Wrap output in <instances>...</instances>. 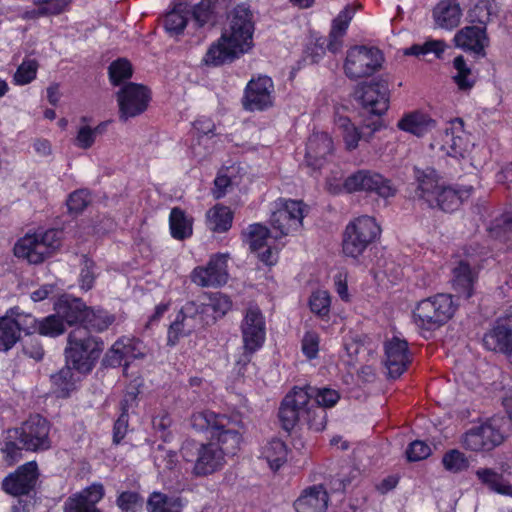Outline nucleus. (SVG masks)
Masks as SVG:
<instances>
[{
    "label": "nucleus",
    "instance_id": "obj_61",
    "mask_svg": "<svg viewBox=\"0 0 512 512\" xmlns=\"http://www.w3.org/2000/svg\"><path fill=\"white\" fill-rule=\"evenodd\" d=\"M15 323L18 324V338L20 339V332L26 334H33L38 332L40 334V321L30 314L19 313L14 318Z\"/></svg>",
    "mask_w": 512,
    "mask_h": 512
},
{
    "label": "nucleus",
    "instance_id": "obj_15",
    "mask_svg": "<svg viewBox=\"0 0 512 512\" xmlns=\"http://www.w3.org/2000/svg\"><path fill=\"white\" fill-rule=\"evenodd\" d=\"M344 188L348 192H375L382 198L392 197L396 192L389 180L369 170H359L351 174L345 179Z\"/></svg>",
    "mask_w": 512,
    "mask_h": 512
},
{
    "label": "nucleus",
    "instance_id": "obj_52",
    "mask_svg": "<svg viewBox=\"0 0 512 512\" xmlns=\"http://www.w3.org/2000/svg\"><path fill=\"white\" fill-rule=\"evenodd\" d=\"M355 12L356 8L353 5H347L338 14L332 23V29L330 33L332 38L337 39L338 37H342L345 34L352 18L355 15Z\"/></svg>",
    "mask_w": 512,
    "mask_h": 512
},
{
    "label": "nucleus",
    "instance_id": "obj_27",
    "mask_svg": "<svg viewBox=\"0 0 512 512\" xmlns=\"http://www.w3.org/2000/svg\"><path fill=\"white\" fill-rule=\"evenodd\" d=\"M488 42L485 27L466 26L454 35V44L457 48L473 52L476 55H485Z\"/></svg>",
    "mask_w": 512,
    "mask_h": 512
},
{
    "label": "nucleus",
    "instance_id": "obj_57",
    "mask_svg": "<svg viewBox=\"0 0 512 512\" xmlns=\"http://www.w3.org/2000/svg\"><path fill=\"white\" fill-rule=\"evenodd\" d=\"M66 329L56 312L40 321V334L44 336L55 337L62 334Z\"/></svg>",
    "mask_w": 512,
    "mask_h": 512
},
{
    "label": "nucleus",
    "instance_id": "obj_39",
    "mask_svg": "<svg viewBox=\"0 0 512 512\" xmlns=\"http://www.w3.org/2000/svg\"><path fill=\"white\" fill-rule=\"evenodd\" d=\"M184 507L182 498L153 492L147 501L148 512H181Z\"/></svg>",
    "mask_w": 512,
    "mask_h": 512
},
{
    "label": "nucleus",
    "instance_id": "obj_18",
    "mask_svg": "<svg viewBox=\"0 0 512 512\" xmlns=\"http://www.w3.org/2000/svg\"><path fill=\"white\" fill-rule=\"evenodd\" d=\"M229 255L219 253L211 257L206 267H197L192 273V281L202 287H216L228 280L227 262Z\"/></svg>",
    "mask_w": 512,
    "mask_h": 512
},
{
    "label": "nucleus",
    "instance_id": "obj_12",
    "mask_svg": "<svg viewBox=\"0 0 512 512\" xmlns=\"http://www.w3.org/2000/svg\"><path fill=\"white\" fill-rule=\"evenodd\" d=\"M241 333L244 352L237 364L245 365L250 362L251 355L263 346L266 338L265 320L259 308L249 307L246 310Z\"/></svg>",
    "mask_w": 512,
    "mask_h": 512
},
{
    "label": "nucleus",
    "instance_id": "obj_42",
    "mask_svg": "<svg viewBox=\"0 0 512 512\" xmlns=\"http://www.w3.org/2000/svg\"><path fill=\"white\" fill-rule=\"evenodd\" d=\"M190 15L187 3H178L165 17V29L171 35H179L185 28Z\"/></svg>",
    "mask_w": 512,
    "mask_h": 512
},
{
    "label": "nucleus",
    "instance_id": "obj_16",
    "mask_svg": "<svg viewBox=\"0 0 512 512\" xmlns=\"http://www.w3.org/2000/svg\"><path fill=\"white\" fill-rule=\"evenodd\" d=\"M147 353L146 346L138 339L122 337L107 351L104 364L110 367L124 366V371L136 359L143 358Z\"/></svg>",
    "mask_w": 512,
    "mask_h": 512
},
{
    "label": "nucleus",
    "instance_id": "obj_49",
    "mask_svg": "<svg viewBox=\"0 0 512 512\" xmlns=\"http://www.w3.org/2000/svg\"><path fill=\"white\" fill-rule=\"evenodd\" d=\"M83 321L87 327L101 332L107 329L114 321V316L103 310H88L86 308Z\"/></svg>",
    "mask_w": 512,
    "mask_h": 512
},
{
    "label": "nucleus",
    "instance_id": "obj_40",
    "mask_svg": "<svg viewBox=\"0 0 512 512\" xmlns=\"http://www.w3.org/2000/svg\"><path fill=\"white\" fill-rule=\"evenodd\" d=\"M73 370L70 366H65L58 373L52 375L54 393L58 397H67L76 388L80 377Z\"/></svg>",
    "mask_w": 512,
    "mask_h": 512
},
{
    "label": "nucleus",
    "instance_id": "obj_25",
    "mask_svg": "<svg viewBox=\"0 0 512 512\" xmlns=\"http://www.w3.org/2000/svg\"><path fill=\"white\" fill-rule=\"evenodd\" d=\"M104 488L94 483L80 493L70 496L64 504V512H100L96 504L103 498Z\"/></svg>",
    "mask_w": 512,
    "mask_h": 512
},
{
    "label": "nucleus",
    "instance_id": "obj_51",
    "mask_svg": "<svg viewBox=\"0 0 512 512\" xmlns=\"http://www.w3.org/2000/svg\"><path fill=\"white\" fill-rule=\"evenodd\" d=\"M487 230L491 237L503 239L512 232V213L497 215L488 225Z\"/></svg>",
    "mask_w": 512,
    "mask_h": 512
},
{
    "label": "nucleus",
    "instance_id": "obj_13",
    "mask_svg": "<svg viewBox=\"0 0 512 512\" xmlns=\"http://www.w3.org/2000/svg\"><path fill=\"white\" fill-rule=\"evenodd\" d=\"M382 61L383 56L379 49L355 46L347 53L345 73L351 79L370 76L381 66Z\"/></svg>",
    "mask_w": 512,
    "mask_h": 512
},
{
    "label": "nucleus",
    "instance_id": "obj_33",
    "mask_svg": "<svg viewBox=\"0 0 512 512\" xmlns=\"http://www.w3.org/2000/svg\"><path fill=\"white\" fill-rule=\"evenodd\" d=\"M432 17L436 27L452 30L462 18V9L457 0H441L433 9Z\"/></svg>",
    "mask_w": 512,
    "mask_h": 512
},
{
    "label": "nucleus",
    "instance_id": "obj_9",
    "mask_svg": "<svg viewBox=\"0 0 512 512\" xmlns=\"http://www.w3.org/2000/svg\"><path fill=\"white\" fill-rule=\"evenodd\" d=\"M381 229L374 218L361 216L351 221L345 229L342 249L347 257L357 259L380 235Z\"/></svg>",
    "mask_w": 512,
    "mask_h": 512
},
{
    "label": "nucleus",
    "instance_id": "obj_19",
    "mask_svg": "<svg viewBox=\"0 0 512 512\" xmlns=\"http://www.w3.org/2000/svg\"><path fill=\"white\" fill-rule=\"evenodd\" d=\"M38 469L34 461H30L9 474L2 481L3 490L13 496L28 495L36 486Z\"/></svg>",
    "mask_w": 512,
    "mask_h": 512
},
{
    "label": "nucleus",
    "instance_id": "obj_26",
    "mask_svg": "<svg viewBox=\"0 0 512 512\" xmlns=\"http://www.w3.org/2000/svg\"><path fill=\"white\" fill-rule=\"evenodd\" d=\"M502 442L503 434L492 423L472 427L463 438L465 448H494Z\"/></svg>",
    "mask_w": 512,
    "mask_h": 512
},
{
    "label": "nucleus",
    "instance_id": "obj_24",
    "mask_svg": "<svg viewBox=\"0 0 512 512\" xmlns=\"http://www.w3.org/2000/svg\"><path fill=\"white\" fill-rule=\"evenodd\" d=\"M411 361L406 340L394 336L385 343L384 364L391 378H398L407 369Z\"/></svg>",
    "mask_w": 512,
    "mask_h": 512
},
{
    "label": "nucleus",
    "instance_id": "obj_58",
    "mask_svg": "<svg viewBox=\"0 0 512 512\" xmlns=\"http://www.w3.org/2000/svg\"><path fill=\"white\" fill-rule=\"evenodd\" d=\"M101 129L102 125L95 128L88 125L80 126L75 138V145L81 149L90 148L94 144L97 135L101 132Z\"/></svg>",
    "mask_w": 512,
    "mask_h": 512
},
{
    "label": "nucleus",
    "instance_id": "obj_23",
    "mask_svg": "<svg viewBox=\"0 0 512 512\" xmlns=\"http://www.w3.org/2000/svg\"><path fill=\"white\" fill-rule=\"evenodd\" d=\"M483 345L487 350L504 353L512 364V316L499 319L484 335Z\"/></svg>",
    "mask_w": 512,
    "mask_h": 512
},
{
    "label": "nucleus",
    "instance_id": "obj_22",
    "mask_svg": "<svg viewBox=\"0 0 512 512\" xmlns=\"http://www.w3.org/2000/svg\"><path fill=\"white\" fill-rule=\"evenodd\" d=\"M246 241L252 251L257 252L259 259L273 265L277 261V250L272 246L273 237L267 227L261 224L250 225L245 232Z\"/></svg>",
    "mask_w": 512,
    "mask_h": 512
},
{
    "label": "nucleus",
    "instance_id": "obj_28",
    "mask_svg": "<svg viewBox=\"0 0 512 512\" xmlns=\"http://www.w3.org/2000/svg\"><path fill=\"white\" fill-rule=\"evenodd\" d=\"M332 150L333 141L331 137L326 132H315L307 141L305 161L308 166L319 169Z\"/></svg>",
    "mask_w": 512,
    "mask_h": 512
},
{
    "label": "nucleus",
    "instance_id": "obj_2",
    "mask_svg": "<svg viewBox=\"0 0 512 512\" xmlns=\"http://www.w3.org/2000/svg\"><path fill=\"white\" fill-rule=\"evenodd\" d=\"M417 188L415 198L430 208H439L445 212L456 210L472 194V187L442 186L437 172L433 168L415 169Z\"/></svg>",
    "mask_w": 512,
    "mask_h": 512
},
{
    "label": "nucleus",
    "instance_id": "obj_60",
    "mask_svg": "<svg viewBox=\"0 0 512 512\" xmlns=\"http://www.w3.org/2000/svg\"><path fill=\"white\" fill-rule=\"evenodd\" d=\"M320 337L315 331H307L301 342L302 353L308 359H315L318 356Z\"/></svg>",
    "mask_w": 512,
    "mask_h": 512
},
{
    "label": "nucleus",
    "instance_id": "obj_7",
    "mask_svg": "<svg viewBox=\"0 0 512 512\" xmlns=\"http://www.w3.org/2000/svg\"><path fill=\"white\" fill-rule=\"evenodd\" d=\"M429 146L439 156L460 159L469 154L473 143L464 129L463 121L456 118L450 121L443 130L433 135Z\"/></svg>",
    "mask_w": 512,
    "mask_h": 512
},
{
    "label": "nucleus",
    "instance_id": "obj_41",
    "mask_svg": "<svg viewBox=\"0 0 512 512\" xmlns=\"http://www.w3.org/2000/svg\"><path fill=\"white\" fill-rule=\"evenodd\" d=\"M334 124L336 130L342 135L346 148L348 150L356 149L361 139V133L358 128L351 123L347 116L340 114L339 111L335 114Z\"/></svg>",
    "mask_w": 512,
    "mask_h": 512
},
{
    "label": "nucleus",
    "instance_id": "obj_10",
    "mask_svg": "<svg viewBox=\"0 0 512 512\" xmlns=\"http://www.w3.org/2000/svg\"><path fill=\"white\" fill-rule=\"evenodd\" d=\"M49 424L40 415L31 416L21 427L4 433L5 448H48Z\"/></svg>",
    "mask_w": 512,
    "mask_h": 512
},
{
    "label": "nucleus",
    "instance_id": "obj_64",
    "mask_svg": "<svg viewBox=\"0 0 512 512\" xmlns=\"http://www.w3.org/2000/svg\"><path fill=\"white\" fill-rule=\"evenodd\" d=\"M190 14H192L199 26L206 24L211 19V0H201L197 5L193 6Z\"/></svg>",
    "mask_w": 512,
    "mask_h": 512
},
{
    "label": "nucleus",
    "instance_id": "obj_56",
    "mask_svg": "<svg viewBox=\"0 0 512 512\" xmlns=\"http://www.w3.org/2000/svg\"><path fill=\"white\" fill-rule=\"evenodd\" d=\"M38 70V63L34 59H24L14 74V81L18 85H26L33 81Z\"/></svg>",
    "mask_w": 512,
    "mask_h": 512
},
{
    "label": "nucleus",
    "instance_id": "obj_43",
    "mask_svg": "<svg viewBox=\"0 0 512 512\" xmlns=\"http://www.w3.org/2000/svg\"><path fill=\"white\" fill-rule=\"evenodd\" d=\"M331 295L327 290L317 289L308 300L310 311L320 320L328 321L331 311Z\"/></svg>",
    "mask_w": 512,
    "mask_h": 512
},
{
    "label": "nucleus",
    "instance_id": "obj_11",
    "mask_svg": "<svg viewBox=\"0 0 512 512\" xmlns=\"http://www.w3.org/2000/svg\"><path fill=\"white\" fill-rule=\"evenodd\" d=\"M306 212L302 201L279 198L273 203L270 224L276 233L275 238L298 231Z\"/></svg>",
    "mask_w": 512,
    "mask_h": 512
},
{
    "label": "nucleus",
    "instance_id": "obj_29",
    "mask_svg": "<svg viewBox=\"0 0 512 512\" xmlns=\"http://www.w3.org/2000/svg\"><path fill=\"white\" fill-rule=\"evenodd\" d=\"M328 493L322 485L304 489L294 501L296 512H325L328 507Z\"/></svg>",
    "mask_w": 512,
    "mask_h": 512
},
{
    "label": "nucleus",
    "instance_id": "obj_17",
    "mask_svg": "<svg viewBox=\"0 0 512 512\" xmlns=\"http://www.w3.org/2000/svg\"><path fill=\"white\" fill-rule=\"evenodd\" d=\"M273 81L268 76L251 79L245 89L243 106L249 111H262L273 104Z\"/></svg>",
    "mask_w": 512,
    "mask_h": 512
},
{
    "label": "nucleus",
    "instance_id": "obj_44",
    "mask_svg": "<svg viewBox=\"0 0 512 512\" xmlns=\"http://www.w3.org/2000/svg\"><path fill=\"white\" fill-rule=\"evenodd\" d=\"M498 11L499 5L495 0H478L468 16L471 22H477L485 27L497 16Z\"/></svg>",
    "mask_w": 512,
    "mask_h": 512
},
{
    "label": "nucleus",
    "instance_id": "obj_8",
    "mask_svg": "<svg viewBox=\"0 0 512 512\" xmlns=\"http://www.w3.org/2000/svg\"><path fill=\"white\" fill-rule=\"evenodd\" d=\"M61 245V232L50 229L45 232L26 234L14 246V255L31 264L42 263Z\"/></svg>",
    "mask_w": 512,
    "mask_h": 512
},
{
    "label": "nucleus",
    "instance_id": "obj_50",
    "mask_svg": "<svg viewBox=\"0 0 512 512\" xmlns=\"http://www.w3.org/2000/svg\"><path fill=\"white\" fill-rule=\"evenodd\" d=\"M446 48L447 45L443 40L429 39L423 44H415L410 48L406 49L405 54L414 56H424L429 53H433L437 58H440Z\"/></svg>",
    "mask_w": 512,
    "mask_h": 512
},
{
    "label": "nucleus",
    "instance_id": "obj_62",
    "mask_svg": "<svg viewBox=\"0 0 512 512\" xmlns=\"http://www.w3.org/2000/svg\"><path fill=\"white\" fill-rule=\"evenodd\" d=\"M90 203V195L87 190L81 189L70 194L67 207L70 212L79 213Z\"/></svg>",
    "mask_w": 512,
    "mask_h": 512
},
{
    "label": "nucleus",
    "instance_id": "obj_48",
    "mask_svg": "<svg viewBox=\"0 0 512 512\" xmlns=\"http://www.w3.org/2000/svg\"><path fill=\"white\" fill-rule=\"evenodd\" d=\"M476 475L481 482L487 485L491 490L499 494L512 496V485L505 482L502 476L493 470L479 469L477 470Z\"/></svg>",
    "mask_w": 512,
    "mask_h": 512
},
{
    "label": "nucleus",
    "instance_id": "obj_53",
    "mask_svg": "<svg viewBox=\"0 0 512 512\" xmlns=\"http://www.w3.org/2000/svg\"><path fill=\"white\" fill-rule=\"evenodd\" d=\"M116 504L122 512H139L144 505V499L134 491H124L119 494Z\"/></svg>",
    "mask_w": 512,
    "mask_h": 512
},
{
    "label": "nucleus",
    "instance_id": "obj_14",
    "mask_svg": "<svg viewBox=\"0 0 512 512\" xmlns=\"http://www.w3.org/2000/svg\"><path fill=\"white\" fill-rule=\"evenodd\" d=\"M151 99L150 90L137 83H129L117 92L119 116L122 120L142 114L148 107Z\"/></svg>",
    "mask_w": 512,
    "mask_h": 512
},
{
    "label": "nucleus",
    "instance_id": "obj_46",
    "mask_svg": "<svg viewBox=\"0 0 512 512\" xmlns=\"http://www.w3.org/2000/svg\"><path fill=\"white\" fill-rule=\"evenodd\" d=\"M453 67L455 74L453 80L459 90L468 91L472 89L476 82V77L473 74L471 68L467 65L463 56H457L453 60Z\"/></svg>",
    "mask_w": 512,
    "mask_h": 512
},
{
    "label": "nucleus",
    "instance_id": "obj_35",
    "mask_svg": "<svg viewBox=\"0 0 512 512\" xmlns=\"http://www.w3.org/2000/svg\"><path fill=\"white\" fill-rule=\"evenodd\" d=\"M225 462L224 450H198L193 474L206 476L220 469Z\"/></svg>",
    "mask_w": 512,
    "mask_h": 512
},
{
    "label": "nucleus",
    "instance_id": "obj_20",
    "mask_svg": "<svg viewBox=\"0 0 512 512\" xmlns=\"http://www.w3.org/2000/svg\"><path fill=\"white\" fill-rule=\"evenodd\" d=\"M199 307L196 302H187L177 314L168 330V343L175 345L178 340L190 334L200 326L206 325L199 319Z\"/></svg>",
    "mask_w": 512,
    "mask_h": 512
},
{
    "label": "nucleus",
    "instance_id": "obj_55",
    "mask_svg": "<svg viewBox=\"0 0 512 512\" xmlns=\"http://www.w3.org/2000/svg\"><path fill=\"white\" fill-rule=\"evenodd\" d=\"M442 463L446 470L458 473L468 468L469 461L460 450H450L443 456Z\"/></svg>",
    "mask_w": 512,
    "mask_h": 512
},
{
    "label": "nucleus",
    "instance_id": "obj_59",
    "mask_svg": "<svg viewBox=\"0 0 512 512\" xmlns=\"http://www.w3.org/2000/svg\"><path fill=\"white\" fill-rule=\"evenodd\" d=\"M272 471L279 470L288 459V450H263L259 457Z\"/></svg>",
    "mask_w": 512,
    "mask_h": 512
},
{
    "label": "nucleus",
    "instance_id": "obj_21",
    "mask_svg": "<svg viewBox=\"0 0 512 512\" xmlns=\"http://www.w3.org/2000/svg\"><path fill=\"white\" fill-rule=\"evenodd\" d=\"M355 98L370 113L382 115L388 109L389 89L384 82L362 85L355 91Z\"/></svg>",
    "mask_w": 512,
    "mask_h": 512
},
{
    "label": "nucleus",
    "instance_id": "obj_63",
    "mask_svg": "<svg viewBox=\"0 0 512 512\" xmlns=\"http://www.w3.org/2000/svg\"><path fill=\"white\" fill-rule=\"evenodd\" d=\"M344 350L345 354L348 357L346 360L348 365H354L356 362L359 361V356L363 352H365L364 345L355 338H346L344 342Z\"/></svg>",
    "mask_w": 512,
    "mask_h": 512
},
{
    "label": "nucleus",
    "instance_id": "obj_32",
    "mask_svg": "<svg viewBox=\"0 0 512 512\" xmlns=\"http://www.w3.org/2000/svg\"><path fill=\"white\" fill-rule=\"evenodd\" d=\"M214 128L213 121L207 117H200L193 123L192 133L196 137V142L192 144L191 151L199 161L211 152L212 140L210 134L213 133Z\"/></svg>",
    "mask_w": 512,
    "mask_h": 512
},
{
    "label": "nucleus",
    "instance_id": "obj_36",
    "mask_svg": "<svg viewBox=\"0 0 512 512\" xmlns=\"http://www.w3.org/2000/svg\"><path fill=\"white\" fill-rule=\"evenodd\" d=\"M452 284L459 295L469 298L473 294V287L476 280V272L466 261H460L453 268Z\"/></svg>",
    "mask_w": 512,
    "mask_h": 512
},
{
    "label": "nucleus",
    "instance_id": "obj_5",
    "mask_svg": "<svg viewBox=\"0 0 512 512\" xmlns=\"http://www.w3.org/2000/svg\"><path fill=\"white\" fill-rule=\"evenodd\" d=\"M456 310L457 304L452 295L438 293L416 303L412 311V320L419 330L430 332L446 324Z\"/></svg>",
    "mask_w": 512,
    "mask_h": 512
},
{
    "label": "nucleus",
    "instance_id": "obj_38",
    "mask_svg": "<svg viewBox=\"0 0 512 512\" xmlns=\"http://www.w3.org/2000/svg\"><path fill=\"white\" fill-rule=\"evenodd\" d=\"M233 214L231 210L222 205H215L206 213V224L214 232H226L232 226Z\"/></svg>",
    "mask_w": 512,
    "mask_h": 512
},
{
    "label": "nucleus",
    "instance_id": "obj_30",
    "mask_svg": "<svg viewBox=\"0 0 512 512\" xmlns=\"http://www.w3.org/2000/svg\"><path fill=\"white\" fill-rule=\"evenodd\" d=\"M198 307L200 321L209 325L222 318L231 309L232 302L228 296L216 292L205 297L204 301L198 304Z\"/></svg>",
    "mask_w": 512,
    "mask_h": 512
},
{
    "label": "nucleus",
    "instance_id": "obj_37",
    "mask_svg": "<svg viewBox=\"0 0 512 512\" xmlns=\"http://www.w3.org/2000/svg\"><path fill=\"white\" fill-rule=\"evenodd\" d=\"M169 226L174 239L183 240L192 236L193 219L180 208L176 207L171 210Z\"/></svg>",
    "mask_w": 512,
    "mask_h": 512
},
{
    "label": "nucleus",
    "instance_id": "obj_34",
    "mask_svg": "<svg viewBox=\"0 0 512 512\" xmlns=\"http://www.w3.org/2000/svg\"><path fill=\"white\" fill-rule=\"evenodd\" d=\"M54 309L59 318L64 321V325L72 326L73 324L83 321L86 310L84 302L78 298L70 296H62L54 305Z\"/></svg>",
    "mask_w": 512,
    "mask_h": 512
},
{
    "label": "nucleus",
    "instance_id": "obj_54",
    "mask_svg": "<svg viewBox=\"0 0 512 512\" xmlns=\"http://www.w3.org/2000/svg\"><path fill=\"white\" fill-rule=\"evenodd\" d=\"M132 76L131 63L126 59H117L109 66L110 81L114 85L129 79Z\"/></svg>",
    "mask_w": 512,
    "mask_h": 512
},
{
    "label": "nucleus",
    "instance_id": "obj_4",
    "mask_svg": "<svg viewBox=\"0 0 512 512\" xmlns=\"http://www.w3.org/2000/svg\"><path fill=\"white\" fill-rule=\"evenodd\" d=\"M191 423L195 429L210 433V445H227L233 448L242 442L243 424L237 418L203 410L192 415Z\"/></svg>",
    "mask_w": 512,
    "mask_h": 512
},
{
    "label": "nucleus",
    "instance_id": "obj_47",
    "mask_svg": "<svg viewBox=\"0 0 512 512\" xmlns=\"http://www.w3.org/2000/svg\"><path fill=\"white\" fill-rule=\"evenodd\" d=\"M19 340L18 324L9 315L0 317V351L10 350Z\"/></svg>",
    "mask_w": 512,
    "mask_h": 512
},
{
    "label": "nucleus",
    "instance_id": "obj_3",
    "mask_svg": "<svg viewBox=\"0 0 512 512\" xmlns=\"http://www.w3.org/2000/svg\"><path fill=\"white\" fill-rule=\"evenodd\" d=\"M310 395L307 390L295 387L285 396L279 408V420L286 431L298 424L307 425L315 431L325 428L327 413L319 407L313 408Z\"/></svg>",
    "mask_w": 512,
    "mask_h": 512
},
{
    "label": "nucleus",
    "instance_id": "obj_31",
    "mask_svg": "<svg viewBox=\"0 0 512 512\" xmlns=\"http://www.w3.org/2000/svg\"><path fill=\"white\" fill-rule=\"evenodd\" d=\"M437 125V121L429 114L416 110L404 114L397 123V127L416 137H424L432 132Z\"/></svg>",
    "mask_w": 512,
    "mask_h": 512
},
{
    "label": "nucleus",
    "instance_id": "obj_45",
    "mask_svg": "<svg viewBox=\"0 0 512 512\" xmlns=\"http://www.w3.org/2000/svg\"><path fill=\"white\" fill-rule=\"evenodd\" d=\"M311 393L310 402L313 408L319 407L325 411V408L334 407L340 399V393L332 388H314L311 386L303 387Z\"/></svg>",
    "mask_w": 512,
    "mask_h": 512
},
{
    "label": "nucleus",
    "instance_id": "obj_1",
    "mask_svg": "<svg viewBox=\"0 0 512 512\" xmlns=\"http://www.w3.org/2000/svg\"><path fill=\"white\" fill-rule=\"evenodd\" d=\"M252 14L245 5L236 6L228 15L221 37L208 49L205 62L218 66L232 62L253 46Z\"/></svg>",
    "mask_w": 512,
    "mask_h": 512
},
{
    "label": "nucleus",
    "instance_id": "obj_6",
    "mask_svg": "<svg viewBox=\"0 0 512 512\" xmlns=\"http://www.w3.org/2000/svg\"><path fill=\"white\" fill-rule=\"evenodd\" d=\"M103 350V343L90 335L88 330L79 326L69 335L66 348L67 366L78 374L89 373Z\"/></svg>",
    "mask_w": 512,
    "mask_h": 512
}]
</instances>
